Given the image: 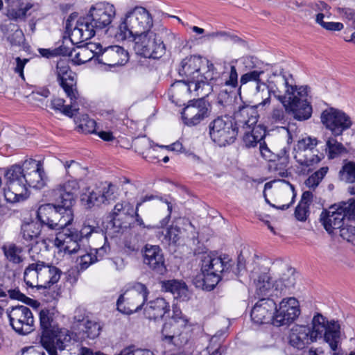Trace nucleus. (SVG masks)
Returning <instances> with one entry per match:
<instances>
[{
  "label": "nucleus",
  "instance_id": "12",
  "mask_svg": "<svg viewBox=\"0 0 355 355\" xmlns=\"http://www.w3.org/2000/svg\"><path fill=\"white\" fill-rule=\"evenodd\" d=\"M171 19L182 22V19L178 16L168 15L158 10L151 12L143 6H137L127 10L121 17L120 22H153V20L169 21Z\"/></svg>",
  "mask_w": 355,
  "mask_h": 355
},
{
  "label": "nucleus",
  "instance_id": "40",
  "mask_svg": "<svg viewBox=\"0 0 355 355\" xmlns=\"http://www.w3.org/2000/svg\"><path fill=\"white\" fill-rule=\"evenodd\" d=\"M178 327H180L172 322L164 323L161 332L162 340L170 344L178 345L179 336L181 334Z\"/></svg>",
  "mask_w": 355,
  "mask_h": 355
},
{
  "label": "nucleus",
  "instance_id": "6",
  "mask_svg": "<svg viewBox=\"0 0 355 355\" xmlns=\"http://www.w3.org/2000/svg\"><path fill=\"white\" fill-rule=\"evenodd\" d=\"M211 140L219 146L233 144L239 133V127L229 116H218L209 125Z\"/></svg>",
  "mask_w": 355,
  "mask_h": 355
},
{
  "label": "nucleus",
  "instance_id": "48",
  "mask_svg": "<svg viewBox=\"0 0 355 355\" xmlns=\"http://www.w3.org/2000/svg\"><path fill=\"white\" fill-rule=\"evenodd\" d=\"M92 60L91 53L84 46H78L77 49H73V54L71 60L76 64H81Z\"/></svg>",
  "mask_w": 355,
  "mask_h": 355
},
{
  "label": "nucleus",
  "instance_id": "13",
  "mask_svg": "<svg viewBox=\"0 0 355 355\" xmlns=\"http://www.w3.org/2000/svg\"><path fill=\"white\" fill-rule=\"evenodd\" d=\"M316 138L307 137L297 141L293 150L295 161L304 167L313 166L321 161V157L313 154V150L318 144Z\"/></svg>",
  "mask_w": 355,
  "mask_h": 355
},
{
  "label": "nucleus",
  "instance_id": "11",
  "mask_svg": "<svg viewBox=\"0 0 355 355\" xmlns=\"http://www.w3.org/2000/svg\"><path fill=\"white\" fill-rule=\"evenodd\" d=\"M322 327L318 320H311V327L306 325H295L289 334V343L291 346L298 349L305 348L309 344L317 340L316 335H318Z\"/></svg>",
  "mask_w": 355,
  "mask_h": 355
},
{
  "label": "nucleus",
  "instance_id": "31",
  "mask_svg": "<svg viewBox=\"0 0 355 355\" xmlns=\"http://www.w3.org/2000/svg\"><path fill=\"white\" fill-rule=\"evenodd\" d=\"M324 229L329 232H333L334 230L343 228L344 218L337 208L336 210H324L322 211L320 218Z\"/></svg>",
  "mask_w": 355,
  "mask_h": 355
},
{
  "label": "nucleus",
  "instance_id": "51",
  "mask_svg": "<svg viewBox=\"0 0 355 355\" xmlns=\"http://www.w3.org/2000/svg\"><path fill=\"white\" fill-rule=\"evenodd\" d=\"M344 219L349 220H355V200H349L347 202H343L338 207Z\"/></svg>",
  "mask_w": 355,
  "mask_h": 355
},
{
  "label": "nucleus",
  "instance_id": "9",
  "mask_svg": "<svg viewBox=\"0 0 355 355\" xmlns=\"http://www.w3.org/2000/svg\"><path fill=\"white\" fill-rule=\"evenodd\" d=\"M10 324L19 334L26 335L34 330V318L31 310L24 305L12 306L6 310Z\"/></svg>",
  "mask_w": 355,
  "mask_h": 355
},
{
  "label": "nucleus",
  "instance_id": "15",
  "mask_svg": "<svg viewBox=\"0 0 355 355\" xmlns=\"http://www.w3.org/2000/svg\"><path fill=\"white\" fill-rule=\"evenodd\" d=\"M54 73L67 96L72 102L78 99L79 94L77 89L76 75L71 70L67 61L64 60L58 61Z\"/></svg>",
  "mask_w": 355,
  "mask_h": 355
},
{
  "label": "nucleus",
  "instance_id": "42",
  "mask_svg": "<svg viewBox=\"0 0 355 355\" xmlns=\"http://www.w3.org/2000/svg\"><path fill=\"white\" fill-rule=\"evenodd\" d=\"M25 171L24 170V164L22 166L15 164L7 168L5 172V178L7 184L9 183L16 182L22 183L25 182Z\"/></svg>",
  "mask_w": 355,
  "mask_h": 355
},
{
  "label": "nucleus",
  "instance_id": "58",
  "mask_svg": "<svg viewBox=\"0 0 355 355\" xmlns=\"http://www.w3.org/2000/svg\"><path fill=\"white\" fill-rule=\"evenodd\" d=\"M181 234L182 230L180 227L176 225L171 226L166 230V233L164 234V239L167 242L176 243L179 241Z\"/></svg>",
  "mask_w": 355,
  "mask_h": 355
},
{
  "label": "nucleus",
  "instance_id": "20",
  "mask_svg": "<svg viewBox=\"0 0 355 355\" xmlns=\"http://www.w3.org/2000/svg\"><path fill=\"white\" fill-rule=\"evenodd\" d=\"M115 6L105 1L92 5L83 20L85 22H112L116 17Z\"/></svg>",
  "mask_w": 355,
  "mask_h": 355
},
{
  "label": "nucleus",
  "instance_id": "41",
  "mask_svg": "<svg viewBox=\"0 0 355 355\" xmlns=\"http://www.w3.org/2000/svg\"><path fill=\"white\" fill-rule=\"evenodd\" d=\"M58 231L54 242L55 245L60 248L61 250L75 239H80V236L77 231H71L69 229H66V227Z\"/></svg>",
  "mask_w": 355,
  "mask_h": 355
},
{
  "label": "nucleus",
  "instance_id": "10",
  "mask_svg": "<svg viewBox=\"0 0 355 355\" xmlns=\"http://www.w3.org/2000/svg\"><path fill=\"white\" fill-rule=\"evenodd\" d=\"M322 123L334 137L341 136L352 125L351 118L344 112L330 107L324 110L320 116Z\"/></svg>",
  "mask_w": 355,
  "mask_h": 355
},
{
  "label": "nucleus",
  "instance_id": "53",
  "mask_svg": "<svg viewBox=\"0 0 355 355\" xmlns=\"http://www.w3.org/2000/svg\"><path fill=\"white\" fill-rule=\"evenodd\" d=\"M286 109L282 107L273 108L269 116V121L272 124H285L287 121Z\"/></svg>",
  "mask_w": 355,
  "mask_h": 355
},
{
  "label": "nucleus",
  "instance_id": "57",
  "mask_svg": "<svg viewBox=\"0 0 355 355\" xmlns=\"http://www.w3.org/2000/svg\"><path fill=\"white\" fill-rule=\"evenodd\" d=\"M264 73L263 70L254 69L243 74L240 78L241 85H245L250 81L260 83V76Z\"/></svg>",
  "mask_w": 355,
  "mask_h": 355
},
{
  "label": "nucleus",
  "instance_id": "37",
  "mask_svg": "<svg viewBox=\"0 0 355 355\" xmlns=\"http://www.w3.org/2000/svg\"><path fill=\"white\" fill-rule=\"evenodd\" d=\"M296 282V277L294 271L292 269L288 270L287 273H284L282 276L275 282L272 287L277 292L274 295H278V292L282 293L286 291L287 288H291L294 286Z\"/></svg>",
  "mask_w": 355,
  "mask_h": 355
},
{
  "label": "nucleus",
  "instance_id": "52",
  "mask_svg": "<svg viewBox=\"0 0 355 355\" xmlns=\"http://www.w3.org/2000/svg\"><path fill=\"white\" fill-rule=\"evenodd\" d=\"M102 232L101 227L95 224L94 221L87 220L84 223L81 230L78 232L80 239H88L93 233H100Z\"/></svg>",
  "mask_w": 355,
  "mask_h": 355
},
{
  "label": "nucleus",
  "instance_id": "49",
  "mask_svg": "<svg viewBox=\"0 0 355 355\" xmlns=\"http://www.w3.org/2000/svg\"><path fill=\"white\" fill-rule=\"evenodd\" d=\"M329 171L327 166H323L310 175L305 181V184L309 188H316Z\"/></svg>",
  "mask_w": 355,
  "mask_h": 355
},
{
  "label": "nucleus",
  "instance_id": "25",
  "mask_svg": "<svg viewBox=\"0 0 355 355\" xmlns=\"http://www.w3.org/2000/svg\"><path fill=\"white\" fill-rule=\"evenodd\" d=\"M259 116L257 106L244 105L239 106L234 112L232 119L240 130V129L255 126Z\"/></svg>",
  "mask_w": 355,
  "mask_h": 355
},
{
  "label": "nucleus",
  "instance_id": "30",
  "mask_svg": "<svg viewBox=\"0 0 355 355\" xmlns=\"http://www.w3.org/2000/svg\"><path fill=\"white\" fill-rule=\"evenodd\" d=\"M29 196L28 186L25 182L9 183L4 190V197L7 202L17 203L26 200Z\"/></svg>",
  "mask_w": 355,
  "mask_h": 355
},
{
  "label": "nucleus",
  "instance_id": "22",
  "mask_svg": "<svg viewBox=\"0 0 355 355\" xmlns=\"http://www.w3.org/2000/svg\"><path fill=\"white\" fill-rule=\"evenodd\" d=\"M143 263L155 274L164 275L167 268L162 249L158 245H146L142 250Z\"/></svg>",
  "mask_w": 355,
  "mask_h": 355
},
{
  "label": "nucleus",
  "instance_id": "45",
  "mask_svg": "<svg viewBox=\"0 0 355 355\" xmlns=\"http://www.w3.org/2000/svg\"><path fill=\"white\" fill-rule=\"evenodd\" d=\"M3 250L6 258L14 263H19L23 261L24 258L21 255L23 252L21 247L15 244L3 245Z\"/></svg>",
  "mask_w": 355,
  "mask_h": 355
},
{
  "label": "nucleus",
  "instance_id": "2",
  "mask_svg": "<svg viewBox=\"0 0 355 355\" xmlns=\"http://www.w3.org/2000/svg\"><path fill=\"white\" fill-rule=\"evenodd\" d=\"M245 268V260L242 254L238 257L237 264L227 255L217 256L214 254L205 255L202 259L201 271L203 275L202 289L212 291L223 280L227 281L237 277Z\"/></svg>",
  "mask_w": 355,
  "mask_h": 355
},
{
  "label": "nucleus",
  "instance_id": "44",
  "mask_svg": "<svg viewBox=\"0 0 355 355\" xmlns=\"http://www.w3.org/2000/svg\"><path fill=\"white\" fill-rule=\"evenodd\" d=\"M339 177L345 183L355 182V161L344 159L339 171Z\"/></svg>",
  "mask_w": 355,
  "mask_h": 355
},
{
  "label": "nucleus",
  "instance_id": "43",
  "mask_svg": "<svg viewBox=\"0 0 355 355\" xmlns=\"http://www.w3.org/2000/svg\"><path fill=\"white\" fill-rule=\"evenodd\" d=\"M78 329L83 333V338L94 339L99 336L101 328L96 322L87 319L85 322L78 324Z\"/></svg>",
  "mask_w": 355,
  "mask_h": 355
},
{
  "label": "nucleus",
  "instance_id": "35",
  "mask_svg": "<svg viewBox=\"0 0 355 355\" xmlns=\"http://www.w3.org/2000/svg\"><path fill=\"white\" fill-rule=\"evenodd\" d=\"M336 137L331 135L327 137L325 141L324 150L329 159L338 158L348 153L347 149L341 142L338 141Z\"/></svg>",
  "mask_w": 355,
  "mask_h": 355
},
{
  "label": "nucleus",
  "instance_id": "17",
  "mask_svg": "<svg viewBox=\"0 0 355 355\" xmlns=\"http://www.w3.org/2000/svg\"><path fill=\"white\" fill-rule=\"evenodd\" d=\"M114 193V186L111 183H105L102 187L92 191L88 190L83 193L81 196V202L87 209H90L94 206L110 203L115 198Z\"/></svg>",
  "mask_w": 355,
  "mask_h": 355
},
{
  "label": "nucleus",
  "instance_id": "60",
  "mask_svg": "<svg viewBox=\"0 0 355 355\" xmlns=\"http://www.w3.org/2000/svg\"><path fill=\"white\" fill-rule=\"evenodd\" d=\"M115 36L121 40L131 37L135 39L136 37V31L133 32L132 30H130L128 26V24H120L115 33Z\"/></svg>",
  "mask_w": 355,
  "mask_h": 355
},
{
  "label": "nucleus",
  "instance_id": "46",
  "mask_svg": "<svg viewBox=\"0 0 355 355\" xmlns=\"http://www.w3.org/2000/svg\"><path fill=\"white\" fill-rule=\"evenodd\" d=\"M270 280V277L266 272H263L258 277L255 282V286L259 295H266L271 288H273V291H275V288L272 287L273 284Z\"/></svg>",
  "mask_w": 355,
  "mask_h": 355
},
{
  "label": "nucleus",
  "instance_id": "56",
  "mask_svg": "<svg viewBox=\"0 0 355 355\" xmlns=\"http://www.w3.org/2000/svg\"><path fill=\"white\" fill-rule=\"evenodd\" d=\"M33 5L31 3H26L24 7L20 6L17 9H9L8 10V15L13 19H24L27 14V12L33 8Z\"/></svg>",
  "mask_w": 355,
  "mask_h": 355
},
{
  "label": "nucleus",
  "instance_id": "50",
  "mask_svg": "<svg viewBox=\"0 0 355 355\" xmlns=\"http://www.w3.org/2000/svg\"><path fill=\"white\" fill-rule=\"evenodd\" d=\"M194 85L187 80H178L171 85V92L173 95H184L191 92V87Z\"/></svg>",
  "mask_w": 355,
  "mask_h": 355
},
{
  "label": "nucleus",
  "instance_id": "14",
  "mask_svg": "<svg viewBox=\"0 0 355 355\" xmlns=\"http://www.w3.org/2000/svg\"><path fill=\"white\" fill-rule=\"evenodd\" d=\"M320 321L322 327H320V334L316 335L317 340L323 338L324 341L329 344L331 349L336 352L341 340L340 324L338 321L331 320H328L326 317L320 313H316L312 320Z\"/></svg>",
  "mask_w": 355,
  "mask_h": 355
},
{
  "label": "nucleus",
  "instance_id": "32",
  "mask_svg": "<svg viewBox=\"0 0 355 355\" xmlns=\"http://www.w3.org/2000/svg\"><path fill=\"white\" fill-rule=\"evenodd\" d=\"M162 288L166 292L173 294L174 298L180 301L189 299V292L185 282L176 279L167 280L162 282Z\"/></svg>",
  "mask_w": 355,
  "mask_h": 355
},
{
  "label": "nucleus",
  "instance_id": "16",
  "mask_svg": "<svg viewBox=\"0 0 355 355\" xmlns=\"http://www.w3.org/2000/svg\"><path fill=\"white\" fill-rule=\"evenodd\" d=\"M207 102L203 98L190 100L182 112V119L187 126H195L207 118L209 111Z\"/></svg>",
  "mask_w": 355,
  "mask_h": 355
},
{
  "label": "nucleus",
  "instance_id": "8",
  "mask_svg": "<svg viewBox=\"0 0 355 355\" xmlns=\"http://www.w3.org/2000/svg\"><path fill=\"white\" fill-rule=\"evenodd\" d=\"M64 167L66 174L71 179L63 184H60L53 188L58 190L62 194L70 193L72 198L76 200V193L79 189V182L82 181L87 175V168L83 167L75 160L62 161Z\"/></svg>",
  "mask_w": 355,
  "mask_h": 355
},
{
  "label": "nucleus",
  "instance_id": "21",
  "mask_svg": "<svg viewBox=\"0 0 355 355\" xmlns=\"http://www.w3.org/2000/svg\"><path fill=\"white\" fill-rule=\"evenodd\" d=\"M133 214L134 207L130 203L123 202L116 204L107 227L110 226L115 232H119L121 228L128 227L130 224V220L133 218Z\"/></svg>",
  "mask_w": 355,
  "mask_h": 355
},
{
  "label": "nucleus",
  "instance_id": "23",
  "mask_svg": "<svg viewBox=\"0 0 355 355\" xmlns=\"http://www.w3.org/2000/svg\"><path fill=\"white\" fill-rule=\"evenodd\" d=\"M276 303L270 298H262L257 302L251 311V318L257 324H273Z\"/></svg>",
  "mask_w": 355,
  "mask_h": 355
},
{
  "label": "nucleus",
  "instance_id": "4",
  "mask_svg": "<svg viewBox=\"0 0 355 355\" xmlns=\"http://www.w3.org/2000/svg\"><path fill=\"white\" fill-rule=\"evenodd\" d=\"M55 315L53 309H44L40 312V343L49 355H58L57 350H64L71 340L69 330L59 328Z\"/></svg>",
  "mask_w": 355,
  "mask_h": 355
},
{
  "label": "nucleus",
  "instance_id": "33",
  "mask_svg": "<svg viewBox=\"0 0 355 355\" xmlns=\"http://www.w3.org/2000/svg\"><path fill=\"white\" fill-rule=\"evenodd\" d=\"M239 133L243 134L242 141L248 148L255 147L257 144H260L265 137V130L261 126L240 129Z\"/></svg>",
  "mask_w": 355,
  "mask_h": 355
},
{
  "label": "nucleus",
  "instance_id": "36",
  "mask_svg": "<svg viewBox=\"0 0 355 355\" xmlns=\"http://www.w3.org/2000/svg\"><path fill=\"white\" fill-rule=\"evenodd\" d=\"M40 233V225L35 223H26L21 226L22 238L27 242L28 246H32L34 243H38Z\"/></svg>",
  "mask_w": 355,
  "mask_h": 355
},
{
  "label": "nucleus",
  "instance_id": "63",
  "mask_svg": "<svg viewBox=\"0 0 355 355\" xmlns=\"http://www.w3.org/2000/svg\"><path fill=\"white\" fill-rule=\"evenodd\" d=\"M234 62H231L230 71L229 73L228 79L225 82L226 86H230L232 88H236L238 85V73L236 67L232 64Z\"/></svg>",
  "mask_w": 355,
  "mask_h": 355
},
{
  "label": "nucleus",
  "instance_id": "24",
  "mask_svg": "<svg viewBox=\"0 0 355 355\" xmlns=\"http://www.w3.org/2000/svg\"><path fill=\"white\" fill-rule=\"evenodd\" d=\"M128 61V51L118 45L104 48L99 57V64L111 67L124 65Z\"/></svg>",
  "mask_w": 355,
  "mask_h": 355
},
{
  "label": "nucleus",
  "instance_id": "3",
  "mask_svg": "<svg viewBox=\"0 0 355 355\" xmlns=\"http://www.w3.org/2000/svg\"><path fill=\"white\" fill-rule=\"evenodd\" d=\"M51 196L55 203L40 205L37 210V218L42 226L49 230H60L69 225L73 220L72 209L76 200L71 194H62L53 189Z\"/></svg>",
  "mask_w": 355,
  "mask_h": 355
},
{
  "label": "nucleus",
  "instance_id": "5",
  "mask_svg": "<svg viewBox=\"0 0 355 355\" xmlns=\"http://www.w3.org/2000/svg\"><path fill=\"white\" fill-rule=\"evenodd\" d=\"M61 274L57 267L37 261L25 268L24 281L31 288H48L59 281Z\"/></svg>",
  "mask_w": 355,
  "mask_h": 355
},
{
  "label": "nucleus",
  "instance_id": "29",
  "mask_svg": "<svg viewBox=\"0 0 355 355\" xmlns=\"http://www.w3.org/2000/svg\"><path fill=\"white\" fill-rule=\"evenodd\" d=\"M170 311L169 304L163 297H157L149 302L144 308V315L149 320L157 321L162 319Z\"/></svg>",
  "mask_w": 355,
  "mask_h": 355
},
{
  "label": "nucleus",
  "instance_id": "55",
  "mask_svg": "<svg viewBox=\"0 0 355 355\" xmlns=\"http://www.w3.org/2000/svg\"><path fill=\"white\" fill-rule=\"evenodd\" d=\"M96 123L94 119H89L87 115H83L80 119L78 128L84 133H94L96 132Z\"/></svg>",
  "mask_w": 355,
  "mask_h": 355
},
{
  "label": "nucleus",
  "instance_id": "54",
  "mask_svg": "<svg viewBox=\"0 0 355 355\" xmlns=\"http://www.w3.org/2000/svg\"><path fill=\"white\" fill-rule=\"evenodd\" d=\"M78 258L77 259V263L78 268L80 270L87 269L92 264L97 261V259L94 257L92 252H87L85 254L79 253Z\"/></svg>",
  "mask_w": 355,
  "mask_h": 355
},
{
  "label": "nucleus",
  "instance_id": "7",
  "mask_svg": "<svg viewBox=\"0 0 355 355\" xmlns=\"http://www.w3.org/2000/svg\"><path fill=\"white\" fill-rule=\"evenodd\" d=\"M153 24L143 32L136 31L134 49L137 54L146 58L158 59L165 53V46L162 41L156 39V35L150 31Z\"/></svg>",
  "mask_w": 355,
  "mask_h": 355
},
{
  "label": "nucleus",
  "instance_id": "64",
  "mask_svg": "<svg viewBox=\"0 0 355 355\" xmlns=\"http://www.w3.org/2000/svg\"><path fill=\"white\" fill-rule=\"evenodd\" d=\"M81 26L83 33V42L86 41L95 35V26L94 24H78Z\"/></svg>",
  "mask_w": 355,
  "mask_h": 355
},
{
  "label": "nucleus",
  "instance_id": "1",
  "mask_svg": "<svg viewBox=\"0 0 355 355\" xmlns=\"http://www.w3.org/2000/svg\"><path fill=\"white\" fill-rule=\"evenodd\" d=\"M262 85L266 87L268 96L259 105L270 104V96L273 95L295 119L304 121L311 116L312 107L306 100L308 88L297 87L291 74L285 72L273 73L268 83Z\"/></svg>",
  "mask_w": 355,
  "mask_h": 355
},
{
  "label": "nucleus",
  "instance_id": "19",
  "mask_svg": "<svg viewBox=\"0 0 355 355\" xmlns=\"http://www.w3.org/2000/svg\"><path fill=\"white\" fill-rule=\"evenodd\" d=\"M24 178L26 184L30 187L41 189L46 184V176L40 161L34 159L24 162Z\"/></svg>",
  "mask_w": 355,
  "mask_h": 355
},
{
  "label": "nucleus",
  "instance_id": "18",
  "mask_svg": "<svg viewBox=\"0 0 355 355\" xmlns=\"http://www.w3.org/2000/svg\"><path fill=\"white\" fill-rule=\"evenodd\" d=\"M261 156L266 161L270 162L269 168L282 178L288 176L286 170L288 164V155L286 148H283L279 154L274 153L263 141L259 144Z\"/></svg>",
  "mask_w": 355,
  "mask_h": 355
},
{
  "label": "nucleus",
  "instance_id": "26",
  "mask_svg": "<svg viewBox=\"0 0 355 355\" xmlns=\"http://www.w3.org/2000/svg\"><path fill=\"white\" fill-rule=\"evenodd\" d=\"M203 64V59L200 56L193 55L182 60L179 74L184 76L185 80L196 85L197 80L200 76V71Z\"/></svg>",
  "mask_w": 355,
  "mask_h": 355
},
{
  "label": "nucleus",
  "instance_id": "27",
  "mask_svg": "<svg viewBox=\"0 0 355 355\" xmlns=\"http://www.w3.org/2000/svg\"><path fill=\"white\" fill-rule=\"evenodd\" d=\"M137 286L139 292H135L132 295V297L134 299L138 300L140 303H132L130 304V306H126L124 304V295H121L116 302L117 309L120 312L124 314L130 315L141 309L145 301L147 300L148 291L146 286L143 284H139Z\"/></svg>",
  "mask_w": 355,
  "mask_h": 355
},
{
  "label": "nucleus",
  "instance_id": "38",
  "mask_svg": "<svg viewBox=\"0 0 355 355\" xmlns=\"http://www.w3.org/2000/svg\"><path fill=\"white\" fill-rule=\"evenodd\" d=\"M78 100L76 99L72 102L70 99V104L65 105V101L64 99L55 98L51 101V107L69 117H72L79 110L76 105Z\"/></svg>",
  "mask_w": 355,
  "mask_h": 355
},
{
  "label": "nucleus",
  "instance_id": "62",
  "mask_svg": "<svg viewBox=\"0 0 355 355\" xmlns=\"http://www.w3.org/2000/svg\"><path fill=\"white\" fill-rule=\"evenodd\" d=\"M84 47L89 51L91 56H92V59L95 58V60L99 63L100 55L103 52L104 49L102 45L99 43H88Z\"/></svg>",
  "mask_w": 355,
  "mask_h": 355
},
{
  "label": "nucleus",
  "instance_id": "59",
  "mask_svg": "<svg viewBox=\"0 0 355 355\" xmlns=\"http://www.w3.org/2000/svg\"><path fill=\"white\" fill-rule=\"evenodd\" d=\"M170 322L180 327H185L189 322L187 316L184 315L180 309L175 306L173 309V315L171 316Z\"/></svg>",
  "mask_w": 355,
  "mask_h": 355
},
{
  "label": "nucleus",
  "instance_id": "34",
  "mask_svg": "<svg viewBox=\"0 0 355 355\" xmlns=\"http://www.w3.org/2000/svg\"><path fill=\"white\" fill-rule=\"evenodd\" d=\"M1 28L12 45L21 46L24 43V35L17 24H2Z\"/></svg>",
  "mask_w": 355,
  "mask_h": 355
},
{
  "label": "nucleus",
  "instance_id": "39",
  "mask_svg": "<svg viewBox=\"0 0 355 355\" xmlns=\"http://www.w3.org/2000/svg\"><path fill=\"white\" fill-rule=\"evenodd\" d=\"M205 69H207V71L203 74L200 73V76L198 78L194 87L195 91H198L206 85L211 84V81L214 79V66L206 59H203L202 70Z\"/></svg>",
  "mask_w": 355,
  "mask_h": 355
},
{
  "label": "nucleus",
  "instance_id": "28",
  "mask_svg": "<svg viewBox=\"0 0 355 355\" xmlns=\"http://www.w3.org/2000/svg\"><path fill=\"white\" fill-rule=\"evenodd\" d=\"M292 307L290 309L278 310L276 308L273 318V325L280 327L293 322L300 314L299 302L297 300H291Z\"/></svg>",
  "mask_w": 355,
  "mask_h": 355
},
{
  "label": "nucleus",
  "instance_id": "47",
  "mask_svg": "<svg viewBox=\"0 0 355 355\" xmlns=\"http://www.w3.org/2000/svg\"><path fill=\"white\" fill-rule=\"evenodd\" d=\"M65 33L73 44L83 42L81 26L78 24H66Z\"/></svg>",
  "mask_w": 355,
  "mask_h": 355
},
{
  "label": "nucleus",
  "instance_id": "61",
  "mask_svg": "<svg viewBox=\"0 0 355 355\" xmlns=\"http://www.w3.org/2000/svg\"><path fill=\"white\" fill-rule=\"evenodd\" d=\"M340 236L355 245V226L345 225L340 230Z\"/></svg>",
  "mask_w": 355,
  "mask_h": 355
}]
</instances>
